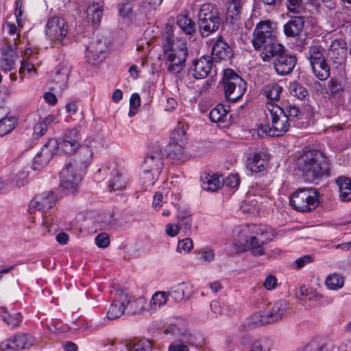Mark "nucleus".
Instances as JSON below:
<instances>
[{
    "label": "nucleus",
    "instance_id": "obj_1",
    "mask_svg": "<svg viewBox=\"0 0 351 351\" xmlns=\"http://www.w3.org/2000/svg\"><path fill=\"white\" fill-rule=\"evenodd\" d=\"M295 165L303 180L309 183H314L330 175L328 157L317 149H304L298 152Z\"/></svg>",
    "mask_w": 351,
    "mask_h": 351
},
{
    "label": "nucleus",
    "instance_id": "obj_2",
    "mask_svg": "<svg viewBox=\"0 0 351 351\" xmlns=\"http://www.w3.org/2000/svg\"><path fill=\"white\" fill-rule=\"evenodd\" d=\"M274 237V234L270 227L262 224H252L241 228L237 240L254 256H262L265 253L264 245L269 243Z\"/></svg>",
    "mask_w": 351,
    "mask_h": 351
},
{
    "label": "nucleus",
    "instance_id": "obj_3",
    "mask_svg": "<svg viewBox=\"0 0 351 351\" xmlns=\"http://www.w3.org/2000/svg\"><path fill=\"white\" fill-rule=\"evenodd\" d=\"M252 44L256 50H263L261 57L264 62L269 61L283 49V46L277 40L276 28L269 20L256 24Z\"/></svg>",
    "mask_w": 351,
    "mask_h": 351
},
{
    "label": "nucleus",
    "instance_id": "obj_4",
    "mask_svg": "<svg viewBox=\"0 0 351 351\" xmlns=\"http://www.w3.org/2000/svg\"><path fill=\"white\" fill-rule=\"evenodd\" d=\"M265 115L269 119L270 123L262 125L258 134H265L269 136H281L288 132L291 125L290 119L284 112L283 108L272 102L266 104Z\"/></svg>",
    "mask_w": 351,
    "mask_h": 351
},
{
    "label": "nucleus",
    "instance_id": "obj_5",
    "mask_svg": "<svg viewBox=\"0 0 351 351\" xmlns=\"http://www.w3.org/2000/svg\"><path fill=\"white\" fill-rule=\"evenodd\" d=\"M198 24L200 34L204 37L219 29L221 18L215 5L208 3L201 5L198 12Z\"/></svg>",
    "mask_w": 351,
    "mask_h": 351
},
{
    "label": "nucleus",
    "instance_id": "obj_6",
    "mask_svg": "<svg viewBox=\"0 0 351 351\" xmlns=\"http://www.w3.org/2000/svg\"><path fill=\"white\" fill-rule=\"evenodd\" d=\"M288 308L289 304L286 301L278 300L269 311L254 313L247 320L248 327L251 328L280 321L285 316Z\"/></svg>",
    "mask_w": 351,
    "mask_h": 351
},
{
    "label": "nucleus",
    "instance_id": "obj_7",
    "mask_svg": "<svg viewBox=\"0 0 351 351\" xmlns=\"http://www.w3.org/2000/svg\"><path fill=\"white\" fill-rule=\"evenodd\" d=\"M223 84L226 99L234 102L241 99L246 90L245 81L231 69L224 70Z\"/></svg>",
    "mask_w": 351,
    "mask_h": 351
},
{
    "label": "nucleus",
    "instance_id": "obj_8",
    "mask_svg": "<svg viewBox=\"0 0 351 351\" xmlns=\"http://www.w3.org/2000/svg\"><path fill=\"white\" fill-rule=\"evenodd\" d=\"M174 19H169L166 24L163 33L162 43V60L165 62L167 69L169 72L173 73L175 64L173 61L176 58Z\"/></svg>",
    "mask_w": 351,
    "mask_h": 351
},
{
    "label": "nucleus",
    "instance_id": "obj_9",
    "mask_svg": "<svg viewBox=\"0 0 351 351\" xmlns=\"http://www.w3.org/2000/svg\"><path fill=\"white\" fill-rule=\"evenodd\" d=\"M319 193L311 189H299L291 197L290 202L300 212H311L319 205Z\"/></svg>",
    "mask_w": 351,
    "mask_h": 351
},
{
    "label": "nucleus",
    "instance_id": "obj_10",
    "mask_svg": "<svg viewBox=\"0 0 351 351\" xmlns=\"http://www.w3.org/2000/svg\"><path fill=\"white\" fill-rule=\"evenodd\" d=\"M324 49L320 45H312L309 47L308 58L316 77L325 80L330 76V67L325 56Z\"/></svg>",
    "mask_w": 351,
    "mask_h": 351
},
{
    "label": "nucleus",
    "instance_id": "obj_11",
    "mask_svg": "<svg viewBox=\"0 0 351 351\" xmlns=\"http://www.w3.org/2000/svg\"><path fill=\"white\" fill-rule=\"evenodd\" d=\"M92 157L93 151L90 147H81L79 154L75 158L66 162L63 168L69 169L70 174H73V173L84 174L86 168L91 162Z\"/></svg>",
    "mask_w": 351,
    "mask_h": 351
},
{
    "label": "nucleus",
    "instance_id": "obj_12",
    "mask_svg": "<svg viewBox=\"0 0 351 351\" xmlns=\"http://www.w3.org/2000/svg\"><path fill=\"white\" fill-rule=\"evenodd\" d=\"M45 34L51 41L62 43L68 34V25L62 18L51 17L47 23Z\"/></svg>",
    "mask_w": 351,
    "mask_h": 351
},
{
    "label": "nucleus",
    "instance_id": "obj_13",
    "mask_svg": "<svg viewBox=\"0 0 351 351\" xmlns=\"http://www.w3.org/2000/svg\"><path fill=\"white\" fill-rule=\"evenodd\" d=\"M130 302V299L128 293L123 290H117L113 302L107 313L108 319H114L121 317Z\"/></svg>",
    "mask_w": 351,
    "mask_h": 351
},
{
    "label": "nucleus",
    "instance_id": "obj_14",
    "mask_svg": "<svg viewBox=\"0 0 351 351\" xmlns=\"http://www.w3.org/2000/svg\"><path fill=\"white\" fill-rule=\"evenodd\" d=\"M56 200V195L51 191L37 194L29 202V210L31 213L35 210L45 213L55 205Z\"/></svg>",
    "mask_w": 351,
    "mask_h": 351
},
{
    "label": "nucleus",
    "instance_id": "obj_15",
    "mask_svg": "<svg viewBox=\"0 0 351 351\" xmlns=\"http://www.w3.org/2000/svg\"><path fill=\"white\" fill-rule=\"evenodd\" d=\"M283 49L280 53L275 54L274 67L276 73L279 75H286L291 73L295 66L297 59L295 56L285 53Z\"/></svg>",
    "mask_w": 351,
    "mask_h": 351
},
{
    "label": "nucleus",
    "instance_id": "obj_16",
    "mask_svg": "<svg viewBox=\"0 0 351 351\" xmlns=\"http://www.w3.org/2000/svg\"><path fill=\"white\" fill-rule=\"evenodd\" d=\"M34 343V338L25 333L17 334L1 343L2 351H15L29 348Z\"/></svg>",
    "mask_w": 351,
    "mask_h": 351
},
{
    "label": "nucleus",
    "instance_id": "obj_17",
    "mask_svg": "<svg viewBox=\"0 0 351 351\" xmlns=\"http://www.w3.org/2000/svg\"><path fill=\"white\" fill-rule=\"evenodd\" d=\"M177 351H189V346H194V336L187 328L186 320L177 318Z\"/></svg>",
    "mask_w": 351,
    "mask_h": 351
},
{
    "label": "nucleus",
    "instance_id": "obj_18",
    "mask_svg": "<svg viewBox=\"0 0 351 351\" xmlns=\"http://www.w3.org/2000/svg\"><path fill=\"white\" fill-rule=\"evenodd\" d=\"M107 46L101 40H92L86 47V58L88 63L97 64L105 58Z\"/></svg>",
    "mask_w": 351,
    "mask_h": 351
},
{
    "label": "nucleus",
    "instance_id": "obj_19",
    "mask_svg": "<svg viewBox=\"0 0 351 351\" xmlns=\"http://www.w3.org/2000/svg\"><path fill=\"white\" fill-rule=\"evenodd\" d=\"M212 58L218 61L229 60L232 56V51L221 36L210 40Z\"/></svg>",
    "mask_w": 351,
    "mask_h": 351
},
{
    "label": "nucleus",
    "instance_id": "obj_20",
    "mask_svg": "<svg viewBox=\"0 0 351 351\" xmlns=\"http://www.w3.org/2000/svg\"><path fill=\"white\" fill-rule=\"evenodd\" d=\"M58 146L59 143L56 139H49L42 147L40 152L35 156L34 165H37L38 168L46 165L56 154Z\"/></svg>",
    "mask_w": 351,
    "mask_h": 351
},
{
    "label": "nucleus",
    "instance_id": "obj_21",
    "mask_svg": "<svg viewBox=\"0 0 351 351\" xmlns=\"http://www.w3.org/2000/svg\"><path fill=\"white\" fill-rule=\"evenodd\" d=\"M81 136L77 129L68 130L62 141L59 145L60 149L66 154H73L80 147Z\"/></svg>",
    "mask_w": 351,
    "mask_h": 351
},
{
    "label": "nucleus",
    "instance_id": "obj_22",
    "mask_svg": "<svg viewBox=\"0 0 351 351\" xmlns=\"http://www.w3.org/2000/svg\"><path fill=\"white\" fill-rule=\"evenodd\" d=\"M328 56L336 66L342 64L347 56V43L343 39H335L331 42Z\"/></svg>",
    "mask_w": 351,
    "mask_h": 351
},
{
    "label": "nucleus",
    "instance_id": "obj_23",
    "mask_svg": "<svg viewBox=\"0 0 351 351\" xmlns=\"http://www.w3.org/2000/svg\"><path fill=\"white\" fill-rule=\"evenodd\" d=\"M213 63L211 58L208 56H202L195 60L191 69L193 76L196 79H204L211 72Z\"/></svg>",
    "mask_w": 351,
    "mask_h": 351
},
{
    "label": "nucleus",
    "instance_id": "obj_24",
    "mask_svg": "<svg viewBox=\"0 0 351 351\" xmlns=\"http://www.w3.org/2000/svg\"><path fill=\"white\" fill-rule=\"evenodd\" d=\"M70 170L68 168H63L60 173V186L64 189L73 193L76 191V187L81 182L83 174L80 173H73L70 174Z\"/></svg>",
    "mask_w": 351,
    "mask_h": 351
},
{
    "label": "nucleus",
    "instance_id": "obj_25",
    "mask_svg": "<svg viewBox=\"0 0 351 351\" xmlns=\"http://www.w3.org/2000/svg\"><path fill=\"white\" fill-rule=\"evenodd\" d=\"M268 156L263 152L252 154L246 161L247 168L252 173H258L264 171L267 166Z\"/></svg>",
    "mask_w": 351,
    "mask_h": 351
},
{
    "label": "nucleus",
    "instance_id": "obj_26",
    "mask_svg": "<svg viewBox=\"0 0 351 351\" xmlns=\"http://www.w3.org/2000/svg\"><path fill=\"white\" fill-rule=\"evenodd\" d=\"M15 49L11 45L1 49L0 67L5 72H9L14 68L15 62L18 59Z\"/></svg>",
    "mask_w": 351,
    "mask_h": 351
},
{
    "label": "nucleus",
    "instance_id": "obj_27",
    "mask_svg": "<svg viewBox=\"0 0 351 351\" xmlns=\"http://www.w3.org/2000/svg\"><path fill=\"white\" fill-rule=\"evenodd\" d=\"M245 0H228L226 20L231 24L238 21L243 10Z\"/></svg>",
    "mask_w": 351,
    "mask_h": 351
},
{
    "label": "nucleus",
    "instance_id": "obj_28",
    "mask_svg": "<svg viewBox=\"0 0 351 351\" xmlns=\"http://www.w3.org/2000/svg\"><path fill=\"white\" fill-rule=\"evenodd\" d=\"M127 180L123 173L114 167L110 173L108 188L110 191L122 190L125 187Z\"/></svg>",
    "mask_w": 351,
    "mask_h": 351
},
{
    "label": "nucleus",
    "instance_id": "obj_29",
    "mask_svg": "<svg viewBox=\"0 0 351 351\" xmlns=\"http://www.w3.org/2000/svg\"><path fill=\"white\" fill-rule=\"evenodd\" d=\"M177 25L179 27L181 34L186 36H192L196 29V24L188 12L181 13L177 17Z\"/></svg>",
    "mask_w": 351,
    "mask_h": 351
},
{
    "label": "nucleus",
    "instance_id": "obj_30",
    "mask_svg": "<svg viewBox=\"0 0 351 351\" xmlns=\"http://www.w3.org/2000/svg\"><path fill=\"white\" fill-rule=\"evenodd\" d=\"M162 165L163 163L160 154L155 152L145 157L142 165V169L146 171H157L160 172Z\"/></svg>",
    "mask_w": 351,
    "mask_h": 351
},
{
    "label": "nucleus",
    "instance_id": "obj_31",
    "mask_svg": "<svg viewBox=\"0 0 351 351\" xmlns=\"http://www.w3.org/2000/svg\"><path fill=\"white\" fill-rule=\"evenodd\" d=\"M304 26V18L295 16L284 25V32L287 36H295L302 31Z\"/></svg>",
    "mask_w": 351,
    "mask_h": 351
},
{
    "label": "nucleus",
    "instance_id": "obj_32",
    "mask_svg": "<svg viewBox=\"0 0 351 351\" xmlns=\"http://www.w3.org/2000/svg\"><path fill=\"white\" fill-rule=\"evenodd\" d=\"M102 4L96 2L90 4L86 10V19L93 25L99 24L103 14Z\"/></svg>",
    "mask_w": 351,
    "mask_h": 351
},
{
    "label": "nucleus",
    "instance_id": "obj_33",
    "mask_svg": "<svg viewBox=\"0 0 351 351\" xmlns=\"http://www.w3.org/2000/svg\"><path fill=\"white\" fill-rule=\"evenodd\" d=\"M189 126L180 122L177 125V137L180 136V149L177 148V160L184 161L188 156L184 154L185 145L186 143V130Z\"/></svg>",
    "mask_w": 351,
    "mask_h": 351
},
{
    "label": "nucleus",
    "instance_id": "obj_34",
    "mask_svg": "<svg viewBox=\"0 0 351 351\" xmlns=\"http://www.w3.org/2000/svg\"><path fill=\"white\" fill-rule=\"evenodd\" d=\"M191 218L189 212L186 209L179 208L177 212V234L182 230L184 233L190 231Z\"/></svg>",
    "mask_w": 351,
    "mask_h": 351
},
{
    "label": "nucleus",
    "instance_id": "obj_35",
    "mask_svg": "<svg viewBox=\"0 0 351 351\" xmlns=\"http://www.w3.org/2000/svg\"><path fill=\"white\" fill-rule=\"evenodd\" d=\"M70 67L67 64H60L55 69L54 81L60 89L66 87L69 77Z\"/></svg>",
    "mask_w": 351,
    "mask_h": 351
},
{
    "label": "nucleus",
    "instance_id": "obj_36",
    "mask_svg": "<svg viewBox=\"0 0 351 351\" xmlns=\"http://www.w3.org/2000/svg\"><path fill=\"white\" fill-rule=\"evenodd\" d=\"M218 175L205 174V176H202V187L208 191H216L222 186V182Z\"/></svg>",
    "mask_w": 351,
    "mask_h": 351
},
{
    "label": "nucleus",
    "instance_id": "obj_37",
    "mask_svg": "<svg viewBox=\"0 0 351 351\" xmlns=\"http://www.w3.org/2000/svg\"><path fill=\"white\" fill-rule=\"evenodd\" d=\"M339 187V197L342 201L351 200V180L348 178L341 176L336 180Z\"/></svg>",
    "mask_w": 351,
    "mask_h": 351
},
{
    "label": "nucleus",
    "instance_id": "obj_38",
    "mask_svg": "<svg viewBox=\"0 0 351 351\" xmlns=\"http://www.w3.org/2000/svg\"><path fill=\"white\" fill-rule=\"evenodd\" d=\"M0 313L3 320L10 327H18L23 319V316L19 312H8L3 307L0 308Z\"/></svg>",
    "mask_w": 351,
    "mask_h": 351
},
{
    "label": "nucleus",
    "instance_id": "obj_39",
    "mask_svg": "<svg viewBox=\"0 0 351 351\" xmlns=\"http://www.w3.org/2000/svg\"><path fill=\"white\" fill-rule=\"evenodd\" d=\"M243 348L241 351H270L271 343L269 339H261L252 342L250 347L245 345L244 341H241Z\"/></svg>",
    "mask_w": 351,
    "mask_h": 351
},
{
    "label": "nucleus",
    "instance_id": "obj_40",
    "mask_svg": "<svg viewBox=\"0 0 351 351\" xmlns=\"http://www.w3.org/2000/svg\"><path fill=\"white\" fill-rule=\"evenodd\" d=\"M334 344L329 340L313 341L305 346L302 351H333Z\"/></svg>",
    "mask_w": 351,
    "mask_h": 351
},
{
    "label": "nucleus",
    "instance_id": "obj_41",
    "mask_svg": "<svg viewBox=\"0 0 351 351\" xmlns=\"http://www.w3.org/2000/svg\"><path fill=\"white\" fill-rule=\"evenodd\" d=\"M282 88L277 83H270L265 85L263 88V95L268 99H270V102L273 101L278 100L280 98V93Z\"/></svg>",
    "mask_w": 351,
    "mask_h": 351
},
{
    "label": "nucleus",
    "instance_id": "obj_42",
    "mask_svg": "<svg viewBox=\"0 0 351 351\" xmlns=\"http://www.w3.org/2000/svg\"><path fill=\"white\" fill-rule=\"evenodd\" d=\"M152 347V342L148 339L135 341L127 346L128 351H150Z\"/></svg>",
    "mask_w": 351,
    "mask_h": 351
},
{
    "label": "nucleus",
    "instance_id": "obj_43",
    "mask_svg": "<svg viewBox=\"0 0 351 351\" xmlns=\"http://www.w3.org/2000/svg\"><path fill=\"white\" fill-rule=\"evenodd\" d=\"M16 125V119L13 117H6L0 121V136L11 132Z\"/></svg>",
    "mask_w": 351,
    "mask_h": 351
},
{
    "label": "nucleus",
    "instance_id": "obj_44",
    "mask_svg": "<svg viewBox=\"0 0 351 351\" xmlns=\"http://www.w3.org/2000/svg\"><path fill=\"white\" fill-rule=\"evenodd\" d=\"M227 113L228 112L225 109L224 106L223 105L219 104L210 110L209 117L213 122H221L224 121Z\"/></svg>",
    "mask_w": 351,
    "mask_h": 351
},
{
    "label": "nucleus",
    "instance_id": "obj_45",
    "mask_svg": "<svg viewBox=\"0 0 351 351\" xmlns=\"http://www.w3.org/2000/svg\"><path fill=\"white\" fill-rule=\"evenodd\" d=\"M192 287L190 284L182 282L177 287V300L185 302L191 297Z\"/></svg>",
    "mask_w": 351,
    "mask_h": 351
},
{
    "label": "nucleus",
    "instance_id": "obj_46",
    "mask_svg": "<svg viewBox=\"0 0 351 351\" xmlns=\"http://www.w3.org/2000/svg\"><path fill=\"white\" fill-rule=\"evenodd\" d=\"M168 295L164 291H156L150 300V306L152 309H157L164 305Z\"/></svg>",
    "mask_w": 351,
    "mask_h": 351
},
{
    "label": "nucleus",
    "instance_id": "obj_47",
    "mask_svg": "<svg viewBox=\"0 0 351 351\" xmlns=\"http://www.w3.org/2000/svg\"><path fill=\"white\" fill-rule=\"evenodd\" d=\"M343 278L337 274H333L326 280V285L330 289H338L343 286Z\"/></svg>",
    "mask_w": 351,
    "mask_h": 351
},
{
    "label": "nucleus",
    "instance_id": "obj_48",
    "mask_svg": "<svg viewBox=\"0 0 351 351\" xmlns=\"http://www.w3.org/2000/svg\"><path fill=\"white\" fill-rule=\"evenodd\" d=\"M289 92L295 97L303 99L308 95L307 90L300 84L292 82L289 86Z\"/></svg>",
    "mask_w": 351,
    "mask_h": 351
},
{
    "label": "nucleus",
    "instance_id": "obj_49",
    "mask_svg": "<svg viewBox=\"0 0 351 351\" xmlns=\"http://www.w3.org/2000/svg\"><path fill=\"white\" fill-rule=\"evenodd\" d=\"M188 55L186 43H182L181 47L177 49V59H178V63H177V73L180 72L184 67Z\"/></svg>",
    "mask_w": 351,
    "mask_h": 351
},
{
    "label": "nucleus",
    "instance_id": "obj_50",
    "mask_svg": "<svg viewBox=\"0 0 351 351\" xmlns=\"http://www.w3.org/2000/svg\"><path fill=\"white\" fill-rule=\"evenodd\" d=\"M286 5L289 12L301 14L304 12L302 0H286Z\"/></svg>",
    "mask_w": 351,
    "mask_h": 351
},
{
    "label": "nucleus",
    "instance_id": "obj_51",
    "mask_svg": "<svg viewBox=\"0 0 351 351\" xmlns=\"http://www.w3.org/2000/svg\"><path fill=\"white\" fill-rule=\"evenodd\" d=\"M160 172L157 171H143V180L147 187L152 186L158 180Z\"/></svg>",
    "mask_w": 351,
    "mask_h": 351
},
{
    "label": "nucleus",
    "instance_id": "obj_52",
    "mask_svg": "<svg viewBox=\"0 0 351 351\" xmlns=\"http://www.w3.org/2000/svg\"><path fill=\"white\" fill-rule=\"evenodd\" d=\"M193 247V241L190 238L179 240L177 243V252L180 253H188Z\"/></svg>",
    "mask_w": 351,
    "mask_h": 351
},
{
    "label": "nucleus",
    "instance_id": "obj_53",
    "mask_svg": "<svg viewBox=\"0 0 351 351\" xmlns=\"http://www.w3.org/2000/svg\"><path fill=\"white\" fill-rule=\"evenodd\" d=\"M284 110V112L287 117L290 119L291 123H293L295 119H299L300 115V110L299 108L295 106H286Z\"/></svg>",
    "mask_w": 351,
    "mask_h": 351
},
{
    "label": "nucleus",
    "instance_id": "obj_54",
    "mask_svg": "<svg viewBox=\"0 0 351 351\" xmlns=\"http://www.w3.org/2000/svg\"><path fill=\"white\" fill-rule=\"evenodd\" d=\"M27 167H23L21 170L19 169L20 171L16 173L15 176L14 182L19 187L25 186L27 182Z\"/></svg>",
    "mask_w": 351,
    "mask_h": 351
},
{
    "label": "nucleus",
    "instance_id": "obj_55",
    "mask_svg": "<svg viewBox=\"0 0 351 351\" xmlns=\"http://www.w3.org/2000/svg\"><path fill=\"white\" fill-rule=\"evenodd\" d=\"M331 95L340 96L344 91L342 84L337 80H330L328 85Z\"/></svg>",
    "mask_w": 351,
    "mask_h": 351
},
{
    "label": "nucleus",
    "instance_id": "obj_56",
    "mask_svg": "<svg viewBox=\"0 0 351 351\" xmlns=\"http://www.w3.org/2000/svg\"><path fill=\"white\" fill-rule=\"evenodd\" d=\"M175 148H176L175 137L173 135V132H172L171 135L170 136L169 143H168V145L164 149L165 154L166 155V156L167 158H171L172 159L174 158V156L176 155Z\"/></svg>",
    "mask_w": 351,
    "mask_h": 351
},
{
    "label": "nucleus",
    "instance_id": "obj_57",
    "mask_svg": "<svg viewBox=\"0 0 351 351\" xmlns=\"http://www.w3.org/2000/svg\"><path fill=\"white\" fill-rule=\"evenodd\" d=\"M222 186H226L230 188H235L239 184V179L237 175L230 174L226 178L222 180Z\"/></svg>",
    "mask_w": 351,
    "mask_h": 351
},
{
    "label": "nucleus",
    "instance_id": "obj_58",
    "mask_svg": "<svg viewBox=\"0 0 351 351\" xmlns=\"http://www.w3.org/2000/svg\"><path fill=\"white\" fill-rule=\"evenodd\" d=\"M296 295L301 300H311L313 298V293L311 291H309L305 285H301L296 291Z\"/></svg>",
    "mask_w": 351,
    "mask_h": 351
},
{
    "label": "nucleus",
    "instance_id": "obj_59",
    "mask_svg": "<svg viewBox=\"0 0 351 351\" xmlns=\"http://www.w3.org/2000/svg\"><path fill=\"white\" fill-rule=\"evenodd\" d=\"M263 286L267 290L274 289L277 286V278L274 275H268L264 280Z\"/></svg>",
    "mask_w": 351,
    "mask_h": 351
},
{
    "label": "nucleus",
    "instance_id": "obj_60",
    "mask_svg": "<svg viewBox=\"0 0 351 351\" xmlns=\"http://www.w3.org/2000/svg\"><path fill=\"white\" fill-rule=\"evenodd\" d=\"M95 243L100 248L106 247L110 243V239L108 234L106 233H101L98 234L95 238Z\"/></svg>",
    "mask_w": 351,
    "mask_h": 351
},
{
    "label": "nucleus",
    "instance_id": "obj_61",
    "mask_svg": "<svg viewBox=\"0 0 351 351\" xmlns=\"http://www.w3.org/2000/svg\"><path fill=\"white\" fill-rule=\"evenodd\" d=\"M47 130V124L45 122L38 121L34 127V135L37 138L44 135Z\"/></svg>",
    "mask_w": 351,
    "mask_h": 351
},
{
    "label": "nucleus",
    "instance_id": "obj_62",
    "mask_svg": "<svg viewBox=\"0 0 351 351\" xmlns=\"http://www.w3.org/2000/svg\"><path fill=\"white\" fill-rule=\"evenodd\" d=\"M313 258L311 255H304L295 260L296 269H301L305 265L313 262Z\"/></svg>",
    "mask_w": 351,
    "mask_h": 351
},
{
    "label": "nucleus",
    "instance_id": "obj_63",
    "mask_svg": "<svg viewBox=\"0 0 351 351\" xmlns=\"http://www.w3.org/2000/svg\"><path fill=\"white\" fill-rule=\"evenodd\" d=\"M132 8L131 4L126 3L119 5V12L122 17H129L132 14Z\"/></svg>",
    "mask_w": 351,
    "mask_h": 351
},
{
    "label": "nucleus",
    "instance_id": "obj_64",
    "mask_svg": "<svg viewBox=\"0 0 351 351\" xmlns=\"http://www.w3.org/2000/svg\"><path fill=\"white\" fill-rule=\"evenodd\" d=\"M215 258V254L213 250L210 249H205L202 252L200 259L206 262H210Z\"/></svg>",
    "mask_w": 351,
    "mask_h": 351
}]
</instances>
